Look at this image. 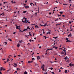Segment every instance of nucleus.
Segmentation results:
<instances>
[{
	"label": "nucleus",
	"instance_id": "f257e3e1",
	"mask_svg": "<svg viewBox=\"0 0 74 74\" xmlns=\"http://www.w3.org/2000/svg\"><path fill=\"white\" fill-rule=\"evenodd\" d=\"M44 65L43 64V65L41 67V69H42V70H44Z\"/></svg>",
	"mask_w": 74,
	"mask_h": 74
},
{
	"label": "nucleus",
	"instance_id": "f03ea898",
	"mask_svg": "<svg viewBox=\"0 0 74 74\" xmlns=\"http://www.w3.org/2000/svg\"><path fill=\"white\" fill-rule=\"evenodd\" d=\"M16 29H19L20 30H21V28H19V27H21V26H17L16 27Z\"/></svg>",
	"mask_w": 74,
	"mask_h": 74
},
{
	"label": "nucleus",
	"instance_id": "7ed1b4c3",
	"mask_svg": "<svg viewBox=\"0 0 74 74\" xmlns=\"http://www.w3.org/2000/svg\"><path fill=\"white\" fill-rule=\"evenodd\" d=\"M37 58L38 60H39V59H40V57L39 56H37Z\"/></svg>",
	"mask_w": 74,
	"mask_h": 74
},
{
	"label": "nucleus",
	"instance_id": "20e7f679",
	"mask_svg": "<svg viewBox=\"0 0 74 74\" xmlns=\"http://www.w3.org/2000/svg\"><path fill=\"white\" fill-rule=\"evenodd\" d=\"M6 73L7 74L9 73H10V70H8Z\"/></svg>",
	"mask_w": 74,
	"mask_h": 74
},
{
	"label": "nucleus",
	"instance_id": "39448f33",
	"mask_svg": "<svg viewBox=\"0 0 74 74\" xmlns=\"http://www.w3.org/2000/svg\"><path fill=\"white\" fill-rule=\"evenodd\" d=\"M71 36H72L71 34L70 33V34L68 36V37H70V36L71 37Z\"/></svg>",
	"mask_w": 74,
	"mask_h": 74
},
{
	"label": "nucleus",
	"instance_id": "423d86ee",
	"mask_svg": "<svg viewBox=\"0 0 74 74\" xmlns=\"http://www.w3.org/2000/svg\"><path fill=\"white\" fill-rule=\"evenodd\" d=\"M0 69H1L0 71H2L3 70V67H1Z\"/></svg>",
	"mask_w": 74,
	"mask_h": 74
},
{
	"label": "nucleus",
	"instance_id": "0eeeda50",
	"mask_svg": "<svg viewBox=\"0 0 74 74\" xmlns=\"http://www.w3.org/2000/svg\"><path fill=\"white\" fill-rule=\"evenodd\" d=\"M25 8L26 9L27 8H29V6H25Z\"/></svg>",
	"mask_w": 74,
	"mask_h": 74
},
{
	"label": "nucleus",
	"instance_id": "6e6552de",
	"mask_svg": "<svg viewBox=\"0 0 74 74\" xmlns=\"http://www.w3.org/2000/svg\"><path fill=\"white\" fill-rule=\"evenodd\" d=\"M11 3H12V4H13V3H14V4H15V3H16V2L15 1L13 2V1H11Z\"/></svg>",
	"mask_w": 74,
	"mask_h": 74
},
{
	"label": "nucleus",
	"instance_id": "1a4fd4ad",
	"mask_svg": "<svg viewBox=\"0 0 74 74\" xmlns=\"http://www.w3.org/2000/svg\"><path fill=\"white\" fill-rule=\"evenodd\" d=\"M61 54H62L63 55H64V51H62L61 53Z\"/></svg>",
	"mask_w": 74,
	"mask_h": 74
},
{
	"label": "nucleus",
	"instance_id": "9d476101",
	"mask_svg": "<svg viewBox=\"0 0 74 74\" xmlns=\"http://www.w3.org/2000/svg\"><path fill=\"white\" fill-rule=\"evenodd\" d=\"M17 46L18 47H19V46H20V44H19V43H18V44L17 45Z\"/></svg>",
	"mask_w": 74,
	"mask_h": 74
},
{
	"label": "nucleus",
	"instance_id": "9b49d317",
	"mask_svg": "<svg viewBox=\"0 0 74 74\" xmlns=\"http://www.w3.org/2000/svg\"><path fill=\"white\" fill-rule=\"evenodd\" d=\"M67 56H66V57H65V58H64V59H65V60H67Z\"/></svg>",
	"mask_w": 74,
	"mask_h": 74
},
{
	"label": "nucleus",
	"instance_id": "f8f14e48",
	"mask_svg": "<svg viewBox=\"0 0 74 74\" xmlns=\"http://www.w3.org/2000/svg\"><path fill=\"white\" fill-rule=\"evenodd\" d=\"M35 27L36 28H38L39 27V26H37V25H35Z\"/></svg>",
	"mask_w": 74,
	"mask_h": 74
},
{
	"label": "nucleus",
	"instance_id": "ddd939ff",
	"mask_svg": "<svg viewBox=\"0 0 74 74\" xmlns=\"http://www.w3.org/2000/svg\"><path fill=\"white\" fill-rule=\"evenodd\" d=\"M9 61H10V59H9V58H7V62H9Z\"/></svg>",
	"mask_w": 74,
	"mask_h": 74
},
{
	"label": "nucleus",
	"instance_id": "4468645a",
	"mask_svg": "<svg viewBox=\"0 0 74 74\" xmlns=\"http://www.w3.org/2000/svg\"><path fill=\"white\" fill-rule=\"evenodd\" d=\"M27 11H24L23 12V14H25V13H26V12H27Z\"/></svg>",
	"mask_w": 74,
	"mask_h": 74
},
{
	"label": "nucleus",
	"instance_id": "2eb2a0df",
	"mask_svg": "<svg viewBox=\"0 0 74 74\" xmlns=\"http://www.w3.org/2000/svg\"><path fill=\"white\" fill-rule=\"evenodd\" d=\"M27 29H28V30H29H29L30 29V28H29V27L28 26L27 27Z\"/></svg>",
	"mask_w": 74,
	"mask_h": 74
},
{
	"label": "nucleus",
	"instance_id": "dca6fc26",
	"mask_svg": "<svg viewBox=\"0 0 74 74\" xmlns=\"http://www.w3.org/2000/svg\"><path fill=\"white\" fill-rule=\"evenodd\" d=\"M53 38H55V39H56V38H58V37H53Z\"/></svg>",
	"mask_w": 74,
	"mask_h": 74
},
{
	"label": "nucleus",
	"instance_id": "f3484780",
	"mask_svg": "<svg viewBox=\"0 0 74 74\" xmlns=\"http://www.w3.org/2000/svg\"><path fill=\"white\" fill-rule=\"evenodd\" d=\"M63 5H68V4H67L63 3Z\"/></svg>",
	"mask_w": 74,
	"mask_h": 74
},
{
	"label": "nucleus",
	"instance_id": "a211bd4d",
	"mask_svg": "<svg viewBox=\"0 0 74 74\" xmlns=\"http://www.w3.org/2000/svg\"><path fill=\"white\" fill-rule=\"evenodd\" d=\"M52 49H47V50H48V51H49V50H52Z\"/></svg>",
	"mask_w": 74,
	"mask_h": 74
},
{
	"label": "nucleus",
	"instance_id": "6ab92c4d",
	"mask_svg": "<svg viewBox=\"0 0 74 74\" xmlns=\"http://www.w3.org/2000/svg\"><path fill=\"white\" fill-rule=\"evenodd\" d=\"M24 74H27V72H26V71H25L24 72Z\"/></svg>",
	"mask_w": 74,
	"mask_h": 74
},
{
	"label": "nucleus",
	"instance_id": "aec40b11",
	"mask_svg": "<svg viewBox=\"0 0 74 74\" xmlns=\"http://www.w3.org/2000/svg\"><path fill=\"white\" fill-rule=\"evenodd\" d=\"M23 42L22 40H21H21H20L19 41V42H20V43H21V42Z\"/></svg>",
	"mask_w": 74,
	"mask_h": 74
},
{
	"label": "nucleus",
	"instance_id": "412c9836",
	"mask_svg": "<svg viewBox=\"0 0 74 74\" xmlns=\"http://www.w3.org/2000/svg\"><path fill=\"white\" fill-rule=\"evenodd\" d=\"M60 13L61 14H63V12H60Z\"/></svg>",
	"mask_w": 74,
	"mask_h": 74
},
{
	"label": "nucleus",
	"instance_id": "4be33fe9",
	"mask_svg": "<svg viewBox=\"0 0 74 74\" xmlns=\"http://www.w3.org/2000/svg\"><path fill=\"white\" fill-rule=\"evenodd\" d=\"M65 73H67V70H65Z\"/></svg>",
	"mask_w": 74,
	"mask_h": 74
},
{
	"label": "nucleus",
	"instance_id": "5701e85b",
	"mask_svg": "<svg viewBox=\"0 0 74 74\" xmlns=\"http://www.w3.org/2000/svg\"><path fill=\"white\" fill-rule=\"evenodd\" d=\"M4 13H3L2 14H0V15H4Z\"/></svg>",
	"mask_w": 74,
	"mask_h": 74
},
{
	"label": "nucleus",
	"instance_id": "b1692460",
	"mask_svg": "<svg viewBox=\"0 0 74 74\" xmlns=\"http://www.w3.org/2000/svg\"><path fill=\"white\" fill-rule=\"evenodd\" d=\"M49 69H51V70H53V68H49Z\"/></svg>",
	"mask_w": 74,
	"mask_h": 74
},
{
	"label": "nucleus",
	"instance_id": "393cba45",
	"mask_svg": "<svg viewBox=\"0 0 74 74\" xmlns=\"http://www.w3.org/2000/svg\"><path fill=\"white\" fill-rule=\"evenodd\" d=\"M51 34V32H48L47 33V34Z\"/></svg>",
	"mask_w": 74,
	"mask_h": 74
},
{
	"label": "nucleus",
	"instance_id": "a878e982",
	"mask_svg": "<svg viewBox=\"0 0 74 74\" xmlns=\"http://www.w3.org/2000/svg\"><path fill=\"white\" fill-rule=\"evenodd\" d=\"M44 37H45V39H46V38H48V37H46V36H44Z\"/></svg>",
	"mask_w": 74,
	"mask_h": 74
},
{
	"label": "nucleus",
	"instance_id": "bb28decb",
	"mask_svg": "<svg viewBox=\"0 0 74 74\" xmlns=\"http://www.w3.org/2000/svg\"><path fill=\"white\" fill-rule=\"evenodd\" d=\"M70 29H70V31H73V29H71V28H70Z\"/></svg>",
	"mask_w": 74,
	"mask_h": 74
},
{
	"label": "nucleus",
	"instance_id": "cd10ccee",
	"mask_svg": "<svg viewBox=\"0 0 74 74\" xmlns=\"http://www.w3.org/2000/svg\"><path fill=\"white\" fill-rule=\"evenodd\" d=\"M72 22H73V21H72V22L69 21V24H70H70Z\"/></svg>",
	"mask_w": 74,
	"mask_h": 74
},
{
	"label": "nucleus",
	"instance_id": "c85d7f7f",
	"mask_svg": "<svg viewBox=\"0 0 74 74\" xmlns=\"http://www.w3.org/2000/svg\"><path fill=\"white\" fill-rule=\"evenodd\" d=\"M27 22L28 23H30V22H29V20L27 21Z\"/></svg>",
	"mask_w": 74,
	"mask_h": 74
},
{
	"label": "nucleus",
	"instance_id": "c756f323",
	"mask_svg": "<svg viewBox=\"0 0 74 74\" xmlns=\"http://www.w3.org/2000/svg\"><path fill=\"white\" fill-rule=\"evenodd\" d=\"M23 19H27V18H25V16H24Z\"/></svg>",
	"mask_w": 74,
	"mask_h": 74
},
{
	"label": "nucleus",
	"instance_id": "7c9ffc66",
	"mask_svg": "<svg viewBox=\"0 0 74 74\" xmlns=\"http://www.w3.org/2000/svg\"><path fill=\"white\" fill-rule=\"evenodd\" d=\"M60 24H61L60 23V24H56V26H58V25H60Z\"/></svg>",
	"mask_w": 74,
	"mask_h": 74
},
{
	"label": "nucleus",
	"instance_id": "2f4dec72",
	"mask_svg": "<svg viewBox=\"0 0 74 74\" xmlns=\"http://www.w3.org/2000/svg\"><path fill=\"white\" fill-rule=\"evenodd\" d=\"M14 65H15H15H16V66H17V64H15V63H14Z\"/></svg>",
	"mask_w": 74,
	"mask_h": 74
},
{
	"label": "nucleus",
	"instance_id": "473e14b6",
	"mask_svg": "<svg viewBox=\"0 0 74 74\" xmlns=\"http://www.w3.org/2000/svg\"><path fill=\"white\" fill-rule=\"evenodd\" d=\"M38 13L37 12H36L35 13V16H37V13Z\"/></svg>",
	"mask_w": 74,
	"mask_h": 74
},
{
	"label": "nucleus",
	"instance_id": "72a5a7b5",
	"mask_svg": "<svg viewBox=\"0 0 74 74\" xmlns=\"http://www.w3.org/2000/svg\"><path fill=\"white\" fill-rule=\"evenodd\" d=\"M11 61L12 62V60H13V59H12V58H11L10 59Z\"/></svg>",
	"mask_w": 74,
	"mask_h": 74
},
{
	"label": "nucleus",
	"instance_id": "f704fd0d",
	"mask_svg": "<svg viewBox=\"0 0 74 74\" xmlns=\"http://www.w3.org/2000/svg\"><path fill=\"white\" fill-rule=\"evenodd\" d=\"M47 69H45V70H43V71H45V72H46V71H47Z\"/></svg>",
	"mask_w": 74,
	"mask_h": 74
},
{
	"label": "nucleus",
	"instance_id": "c9c22d12",
	"mask_svg": "<svg viewBox=\"0 0 74 74\" xmlns=\"http://www.w3.org/2000/svg\"><path fill=\"white\" fill-rule=\"evenodd\" d=\"M28 63H31V61H28Z\"/></svg>",
	"mask_w": 74,
	"mask_h": 74
},
{
	"label": "nucleus",
	"instance_id": "e433bc0d",
	"mask_svg": "<svg viewBox=\"0 0 74 74\" xmlns=\"http://www.w3.org/2000/svg\"><path fill=\"white\" fill-rule=\"evenodd\" d=\"M32 4H33V3H31L30 4V5H32Z\"/></svg>",
	"mask_w": 74,
	"mask_h": 74
},
{
	"label": "nucleus",
	"instance_id": "4c0bfd02",
	"mask_svg": "<svg viewBox=\"0 0 74 74\" xmlns=\"http://www.w3.org/2000/svg\"><path fill=\"white\" fill-rule=\"evenodd\" d=\"M55 48L56 49H58V47H55Z\"/></svg>",
	"mask_w": 74,
	"mask_h": 74
},
{
	"label": "nucleus",
	"instance_id": "58836bf2",
	"mask_svg": "<svg viewBox=\"0 0 74 74\" xmlns=\"http://www.w3.org/2000/svg\"><path fill=\"white\" fill-rule=\"evenodd\" d=\"M34 58H32V60H34Z\"/></svg>",
	"mask_w": 74,
	"mask_h": 74
},
{
	"label": "nucleus",
	"instance_id": "ea45409f",
	"mask_svg": "<svg viewBox=\"0 0 74 74\" xmlns=\"http://www.w3.org/2000/svg\"><path fill=\"white\" fill-rule=\"evenodd\" d=\"M66 41H68V38H66Z\"/></svg>",
	"mask_w": 74,
	"mask_h": 74
},
{
	"label": "nucleus",
	"instance_id": "a19ab883",
	"mask_svg": "<svg viewBox=\"0 0 74 74\" xmlns=\"http://www.w3.org/2000/svg\"><path fill=\"white\" fill-rule=\"evenodd\" d=\"M20 32H23V33L24 32L23 31H21V30H20Z\"/></svg>",
	"mask_w": 74,
	"mask_h": 74
},
{
	"label": "nucleus",
	"instance_id": "79ce46f5",
	"mask_svg": "<svg viewBox=\"0 0 74 74\" xmlns=\"http://www.w3.org/2000/svg\"><path fill=\"white\" fill-rule=\"evenodd\" d=\"M44 25L45 26H47V23H46Z\"/></svg>",
	"mask_w": 74,
	"mask_h": 74
},
{
	"label": "nucleus",
	"instance_id": "37998d69",
	"mask_svg": "<svg viewBox=\"0 0 74 74\" xmlns=\"http://www.w3.org/2000/svg\"><path fill=\"white\" fill-rule=\"evenodd\" d=\"M23 5H24V7H25V5H26V3H23Z\"/></svg>",
	"mask_w": 74,
	"mask_h": 74
},
{
	"label": "nucleus",
	"instance_id": "c03bdc74",
	"mask_svg": "<svg viewBox=\"0 0 74 74\" xmlns=\"http://www.w3.org/2000/svg\"><path fill=\"white\" fill-rule=\"evenodd\" d=\"M25 23H27V20L26 19H25Z\"/></svg>",
	"mask_w": 74,
	"mask_h": 74
},
{
	"label": "nucleus",
	"instance_id": "a18cd8bd",
	"mask_svg": "<svg viewBox=\"0 0 74 74\" xmlns=\"http://www.w3.org/2000/svg\"><path fill=\"white\" fill-rule=\"evenodd\" d=\"M44 73V74H47V72L44 73Z\"/></svg>",
	"mask_w": 74,
	"mask_h": 74
},
{
	"label": "nucleus",
	"instance_id": "49530a36",
	"mask_svg": "<svg viewBox=\"0 0 74 74\" xmlns=\"http://www.w3.org/2000/svg\"><path fill=\"white\" fill-rule=\"evenodd\" d=\"M70 66H71V67H72V65H71V63H70Z\"/></svg>",
	"mask_w": 74,
	"mask_h": 74
},
{
	"label": "nucleus",
	"instance_id": "de8ad7c7",
	"mask_svg": "<svg viewBox=\"0 0 74 74\" xmlns=\"http://www.w3.org/2000/svg\"><path fill=\"white\" fill-rule=\"evenodd\" d=\"M63 51H64L65 52H66V50L65 49L63 50Z\"/></svg>",
	"mask_w": 74,
	"mask_h": 74
},
{
	"label": "nucleus",
	"instance_id": "09e8293b",
	"mask_svg": "<svg viewBox=\"0 0 74 74\" xmlns=\"http://www.w3.org/2000/svg\"><path fill=\"white\" fill-rule=\"evenodd\" d=\"M27 0L25 1V3H27Z\"/></svg>",
	"mask_w": 74,
	"mask_h": 74
},
{
	"label": "nucleus",
	"instance_id": "8fccbe9b",
	"mask_svg": "<svg viewBox=\"0 0 74 74\" xmlns=\"http://www.w3.org/2000/svg\"><path fill=\"white\" fill-rule=\"evenodd\" d=\"M4 43H5V44H7V43L6 42H5L4 43H3L4 44Z\"/></svg>",
	"mask_w": 74,
	"mask_h": 74
},
{
	"label": "nucleus",
	"instance_id": "3c124183",
	"mask_svg": "<svg viewBox=\"0 0 74 74\" xmlns=\"http://www.w3.org/2000/svg\"><path fill=\"white\" fill-rule=\"evenodd\" d=\"M52 74H54L55 73H54V72H51Z\"/></svg>",
	"mask_w": 74,
	"mask_h": 74
},
{
	"label": "nucleus",
	"instance_id": "603ef678",
	"mask_svg": "<svg viewBox=\"0 0 74 74\" xmlns=\"http://www.w3.org/2000/svg\"><path fill=\"white\" fill-rule=\"evenodd\" d=\"M29 41L30 42H32V40H31V39H30L29 40Z\"/></svg>",
	"mask_w": 74,
	"mask_h": 74
},
{
	"label": "nucleus",
	"instance_id": "864d4df0",
	"mask_svg": "<svg viewBox=\"0 0 74 74\" xmlns=\"http://www.w3.org/2000/svg\"><path fill=\"white\" fill-rule=\"evenodd\" d=\"M6 3V2L5 1L3 2V4H5Z\"/></svg>",
	"mask_w": 74,
	"mask_h": 74
},
{
	"label": "nucleus",
	"instance_id": "5fc2aeb1",
	"mask_svg": "<svg viewBox=\"0 0 74 74\" xmlns=\"http://www.w3.org/2000/svg\"><path fill=\"white\" fill-rule=\"evenodd\" d=\"M2 5V4H1V3H0V6H1Z\"/></svg>",
	"mask_w": 74,
	"mask_h": 74
},
{
	"label": "nucleus",
	"instance_id": "6e6d98bb",
	"mask_svg": "<svg viewBox=\"0 0 74 74\" xmlns=\"http://www.w3.org/2000/svg\"><path fill=\"white\" fill-rule=\"evenodd\" d=\"M58 15L59 16H62V14H60V15H59L58 14Z\"/></svg>",
	"mask_w": 74,
	"mask_h": 74
},
{
	"label": "nucleus",
	"instance_id": "4d7b16f0",
	"mask_svg": "<svg viewBox=\"0 0 74 74\" xmlns=\"http://www.w3.org/2000/svg\"><path fill=\"white\" fill-rule=\"evenodd\" d=\"M56 47L55 46H53V48H55Z\"/></svg>",
	"mask_w": 74,
	"mask_h": 74
},
{
	"label": "nucleus",
	"instance_id": "13d9d810",
	"mask_svg": "<svg viewBox=\"0 0 74 74\" xmlns=\"http://www.w3.org/2000/svg\"><path fill=\"white\" fill-rule=\"evenodd\" d=\"M49 15H51V12H49Z\"/></svg>",
	"mask_w": 74,
	"mask_h": 74
},
{
	"label": "nucleus",
	"instance_id": "bf43d9fd",
	"mask_svg": "<svg viewBox=\"0 0 74 74\" xmlns=\"http://www.w3.org/2000/svg\"><path fill=\"white\" fill-rule=\"evenodd\" d=\"M16 33V32H14V33H13V34H15Z\"/></svg>",
	"mask_w": 74,
	"mask_h": 74
},
{
	"label": "nucleus",
	"instance_id": "052dcab7",
	"mask_svg": "<svg viewBox=\"0 0 74 74\" xmlns=\"http://www.w3.org/2000/svg\"><path fill=\"white\" fill-rule=\"evenodd\" d=\"M65 55H66V52H65V54H64Z\"/></svg>",
	"mask_w": 74,
	"mask_h": 74
},
{
	"label": "nucleus",
	"instance_id": "680f3d73",
	"mask_svg": "<svg viewBox=\"0 0 74 74\" xmlns=\"http://www.w3.org/2000/svg\"><path fill=\"white\" fill-rule=\"evenodd\" d=\"M59 49H63L62 48H60Z\"/></svg>",
	"mask_w": 74,
	"mask_h": 74
},
{
	"label": "nucleus",
	"instance_id": "e2e57ef3",
	"mask_svg": "<svg viewBox=\"0 0 74 74\" xmlns=\"http://www.w3.org/2000/svg\"><path fill=\"white\" fill-rule=\"evenodd\" d=\"M68 42H71V41H70V40H68Z\"/></svg>",
	"mask_w": 74,
	"mask_h": 74
},
{
	"label": "nucleus",
	"instance_id": "0e129e2a",
	"mask_svg": "<svg viewBox=\"0 0 74 74\" xmlns=\"http://www.w3.org/2000/svg\"><path fill=\"white\" fill-rule=\"evenodd\" d=\"M3 70L4 71V70H5V69H3Z\"/></svg>",
	"mask_w": 74,
	"mask_h": 74
},
{
	"label": "nucleus",
	"instance_id": "69168bd1",
	"mask_svg": "<svg viewBox=\"0 0 74 74\" xmlns=\"http://www.w3.org/2000/svg\"><path fill=\"white\" fill-rule=\"evenodd\" d=\"M7 61H5V62H4V63H7Z\"/></svg>",
	"mask_w": 74,
	"mask_h": 74
},
{
	"label": "nucleus",
	"instance_id": "338daca9",
	"mask_svg": "<svg viewBox=\"0 0 74 74\" xmlns=\"http://www.w3.org/2000/svg\"><path fill=\"white\" fill-rule=\"evenodd\" d=\"M62 16H63V17H64V15H62Z\"/></svg>",
	"mask_w": 74,
	"mask_h": 74
},
{
	"label": "nucleus",
	"instance_id": "774afa93",
	"mask_svg": "<svg viewBox=\"0 0 74 74\" xmlns=\"http://www.w3.org/2000/svg\"><path fill=\"white\" fill-rule=\"evenodd\" d=\"M0 74H2V73H1V72L0 71Z\"/></svg>",
	"mask_w": 74,
	"mask_h": 74
}]
</instances>
